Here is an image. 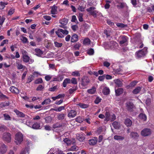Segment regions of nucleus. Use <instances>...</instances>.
I'll return each mask as SVG.
<instances>
[{
    "label": "nucleus",
    "mask_w": 154,
    "mask_h": 154,
    "mask_svg": "<svg viewBox=\"0 0 154 154\" xmlns=\"http://www.w3.org/2000/svg\"><path fill=\"white\" fill-rule=\"evenodd\" d=\"M15 139L17 144H20L23 140V134L20 132L17 133L15 135Z\"/></svg>",
    "instance_id": "obj_1"
},
{
    "label": "nucleus",
    "mask_w": 154,
    "mask_h": 154,
    "mask_svg": "<svg viewBox=\"0 0 154 154\" xmlns=\"http://www.w3.org/2000/svg\"><path fill=\"white\" fill-rule=\"evenodd\" d=\"M68 22V20L65 18L59 21V23H60V25H59V26L64 29H67V27L66 26Z\"/></svg>",
    "instance_id": "obj_2"
},
{
    "label": "nucleus",
    "mask_w": 154,
    "mask_h": 154,
    "mask_svg": "<svg viewBox=\"0 0 154 154\" xmlns=\"http://www.w3.org/2000/svg\"><path fill=\"white\" fill-rule=\"evenodd\" d=\"M128 40V38L127 36L122 35L121 36V40L119 42V44L120 45H125V44L127 45Z\"/></svg>",
    "instance_id": "obj_3"
},
{
    "label": "nucleus",
    "mask_w": 154,
    "mask_h": 154,
    "mask_svg": "<svg viewBox=\"0 0 154 154\" xmlns=\"http://www.w3.org/2000/svg\"><path fill=\"white\" fill-rule=\"evenodd\" d=\"M151 130L150 129L145 128L143 129L141 131V135L143 136L146 137L149 136L151 134Z\"/></svg>",
    "instance_id": "obj_4"
},
{
    "label": "nucleus",
    "mask_w": 154,
    "mask_h": 154,
    "mask_svg": "<svg viewBox=\"0 0 154 154\" xmlns=\"http://www.w3.org/2000/svg\"><path fill=\"white\" fill-rule=\"evenodd\" d=\"M89 79L86 76L84 77L82 79L81 85L82 86V88H85L89 82Z\"/></svg>",
    "instance_id": "obj_5"
},
{
    "label": "nucleus",
    "mask_w": 154,
    "mask_h": 154,
    "mask_svg": "<svg viewBox=\"0 0 154 154\" xmlns=\"http://www.w3.org/2000/svg\"><path fill=\"white\" fill-rule=\"evenodd\" d=\"M126 106L127 110L130 112L133 111V109L135 106H134L133 103L130 101H128L127 102L126 104Z\"/></svg>",
    "instance_id": "obj_6"
},
{
    "label": "nucleus",
    "mask_w": 154,
    "mask_h": 154,
    "mask_svg": "<svg viewBox=\"0 0 154 154\" xmlns=\"http://www.w3.org/2000/svg\"><path fill=\"white\" fill-rule=\"evenodd\" d=\"M95 9L96 8L92 6L88 8L87 9L86 11L87 12L90 13L91 15L93 16H96L97 14V12L96 10H93Z\"/></svg>",
    "instance_id": "obj_7"
},
{
    "label": "nucleus",
    "mask_w": 154,
    "mask_h": 154,
    "mask_svg": "<svg viewBox=\"0 0 154 154\" xmlns=\"http://www.w3.org/2000/svg\"><path fill=\"white\" fill-rule=\"evenodd\" d=\"M23 60L25 63H28L30 60L29 57L27 55V52L26 51H23Z\"/></svg>",
    "instance_id": "obj_8"
},
{
    "label": "nucleus",
    "mask_w": 154,
    "mask_h": 154,
    "mask_svg": "<svg viewBox=\"0 0 154 154\" xmlns=\"http://www.w3.org/2000/svg\"><path fill=\"white\" fill-rule=\"evenodd\" d=\"M145 54V51L143 49L140 50L135 53V55L138 58H140L144 57Z\"/></svg>",
    "instance_id": "obj_9"
},
{
    "label": "nucleus",
    "mask_w": 154,
    "mask_h": 154,
    "mask_svg": "<svg viewBox=\"0 0 154 154\" xmlns=\"http://www.w3.org/2000/svg\"><path fill=\"white\" fill-rule=\"evenodd\" d=\"M85 138V134L83 133L76 134V139L80 142H82Z\"/></svg>",
    "instance_id": "obj_10"
},
{
    "label": "nucleus",
    "mask_w": 154,
    "mask_h": 154,
    "mask_svg": "<svg viewBox=\"0 0 154 154\" xmlns=\"http://www.w3.org/2000/svg\"><path fill=\"white\" fill-rule=\"evenodd\" d=\"M94 138L89 140V143L90 145L94 146L97 143L98 140L97 137H94Z\"/></svg>",
    "instance_id": "obj_11"
},
{
    "label": "nucleus",
    "mask_w": 154,
    "mask_h": 154,
    "mask_svg": "<svg viewBox=\"0 0 154 154\" xmlns=\"http://www.w3.org/2000/svg\"><path fill=\"white\" fill-rule=\"evenodd\" d=\"M2 138L4 140L9 143L10 142V133H4Z\"/></svg>",
    "instance_id": "obj_12"
},
{
    "label": "nucleus",
    "mask_w": 154,
    "mask_h": 154,
    "mask_svg": "<svg viewBox=\"0 0 154 154\" xmlns=\"http://www.w3.org/2000/svg\"><path fill=\"white\" fill-rule=\"evenodd\" d=\"M108 45L109 48L111 49L114 48L116 45L118 46V45L116 42L114 41L109 42Z\"/></svg>",
    "instance_id": "obj_13"
},
{
    "label": "nucleus",
    "mask_w": 154,
    "mask_h": 154,
    "mask_svg": "<svg viewBox=\"0 0 154 154\" xmlns=\"http://www.w3.org/2000/svg\"><path fill=\"white\" fill-rule=\"evenodd\" d=\"M114 82L116 86L118 87H121L123 86V83L121 80L119 79H117L114 80Z\"/></svg>",
    "instance_id": "obj_14"
},
{
    "label": "nucleus",
    "mask_w": 154,
    "mask_h": 154,
    "mask_svg": "<svg viewBox=\"0 0 154 154\" xmlns=\"http://www.w3.org/2000/svg\"><path fill=\"white\" fill-rule=\"evenodd\" d=\"M77 114V112L76 111L74 110H71L69 112L68 114V116L69 118L74 117Z\"/></svg>",
    "instance_id": "obj_15"
},
{
    "label": "nucleus",
    "mask_w": 154,
    "mask_h": 154,
    "mask_svg": "<svg viewBox=\"0 0 154 154\" xmlns=\"http://www.w3.org/2000/svg\"><path fill=\"white\" fill-rule=\"evenodd\" d=\"M14 112L15 113L18 117L23 118L25 116V114L24 113L17 109H14Z\"/></svg>",
    "instance_id": "obj_16"
},
{
    "label": "nucleus",
    "mask_w": 154,
    "mask_h": 154,
    "mask_svg": "<svg viewBox=\"0 0 154 154\" xmlns=\"http://www.w3.org/2000/svg\"><path fill=\"white\" fill-rule=\"evenodd\" d=\"M123 89L122 88H119L117 89H115L116 95L117 96H120L122 94L123 92Z\"/></svg>",
    "instance_id": "obj_17"
},
{
    "label": "nucleus",
    "mask_w": 154,
    "mask_h": 154,
    "mask_svg": "<svg viewBox=\"0 0 154 154\" xmlns=\"http://www.w3.org/2000/svg\"><path fill=\"white\" fill-rule=\"evenodd\" d=\"M64 79V76L63 75H59L56 77L53 78V81H61L63 80Z\"/></svg>",
    "instance_id": "obj_18"
},
{
    "label": "nucleus",
    "mask_w": 154,
    "mask_h": 154,
    "mask_svg": "<svg viewBox=\"0 0 154 154\" xmlns=\"http://www.w3.org/2000/svg\"><path fill=\"white\" fill-rule=\"evenodd\" d=\"M79 36L76 34H73L72 36L71 41L72 42H77Z\"/></svg>",
    "instance_id": "obj_19"
},
{
    "label": "nucleus",
    "mask_w": 154,
    "mask_h": 154,
    "mask_svg": "<svg viewBox=\"0 0 154 154\" xmlns=\"http://www.w3.org/2000/svg\"><path fill=\"white\" fill-rule=\"evenodd\" d=\"M7 150L6 146L5 144L2 145L0 147V154H3Z\"/></svg>",
    "instance_id": "obj_20"
},
{
    "label": "nucleus",
    "mask_w": 154,
    "mask_h": 154,
    "mask_svg": "<svg viewBox=\"0 0 154 154\" xmlns=\"http://www.w3.org/2000/svg\"><path fill=\"white\" fill-rule=\"evenodd\" d=\"M130 136L133 139H137L139 137V135L136 132H132L131 133Z\"/></svg>",
    "instance_id": "obj_21"
},
{
    "label": "nucleus",
    "mask_w": 154,
    "mask_h": 154,
    "mask_svg": "<svg viewBox=\"0 0 154 154\" xmlns=\"http://www.w3.org/2000/svg\"><path fill=\"white\" fill-rule=\"evenodd\" d=\"M71 83V80L69 78H66L63 81L62 83L63 87L65 88L66 86V85L68 84H69Z\"/></svg>",
    "instance_id": "obj_22"
},
{
    "label": "nucleus",
    "mask_w": 154,
    "mask_h": 154,
    "mask_svg": "<svg viewBox=\"0 0 154 154\" xmlns=\"http://www.w3.org/2000/svg\"><path fill=\"white\" fill-rule=\"evenodd\" d=\"M141 88L142 87H137L132 91V93L134 94H137L140 92Z\"/></svg>",
    "instance_id": "obj_23"
},
{
    "label": "nucleus",
    "mask_w": 154,
    "mask_h": 154,
    "mask_svg": "<svg viewBox=\"0 0 154 154\" xmlns=\"http://www.w3.org/2000/svg\"><path fill=\"white\" fill-rule=\"evenodd\" d=\"M125 124L127 127H130L132 124V121L129 119H126L125 121Z\"/></svg>",
    "instance_id": "obj_24"
},
{
    "label": "nucleus",
    "mask_w": 154,
    "mask_h": 154,
    "mask_svg": "<svg viewBox=\"0 0 154 154\" xmlns=\"http://www.w3.org/2000/svg\"><path fill=\"white\" fill-rule=\"evenodd\" d=\"M66 114H64L62 112L60 113H59L57 116V119L59 120H62L64 119Z\"/></svg>",
    "instance_id": "obj_25"
},
{
    "label": "nucleus",
    "mask_w": 154,
    "mask_h": 154,
    "mask_svg": "<svg viewBox=\"0 0 154 154\" xmlns=\"http://www.w3.org/2000/svg\"><path fill=\"white\" fill-rule=\"evenodd\" d=\"M10 91L14 93H19V90L16 87L12 86L10 87Z\"/></svg>",
    "instance_id": "obj_26"
},
{
    "label": "nucleus",
    "mask_w": 154,
    "mask_h": 154,
    "mask_svg": "<svg viewBox=\"0 0 154 154\" xmlns=\"http://www.w3.org/2000/svg\"><path fill=\"white\" fill-rule=\"evenodd\" d=\"M35 51L36 53V55L38 57L41 56L43 54V52L39 48H35Z\"/></svg>",
    "instance_id": "obj_27"
},
{
    "label": "nucleus",
    "mask_w": 154,
    "mask_h": 154,
    "mask_svg": "<svg viewBox=\"0 0 154 154\" xmlns=\"http://www.w3.org/2000/svg\"><path fill=\"white\" fill-rule=\"evenodd\" d=\"M82 109H85L88 108L89 106V105L85 103H79L77 104Z\"/></svg>",
    "instance_id": "obj_28"
},
{
    "label": "nucleus",
    "mask_w": 154,
    "mask_h": 154,
    "mask_svg": "<svg viewBox=\"0 0 154 154\" xmlns=\"http://www.w3.org/2000/svg\"><path fill=\"white\" fill-rule=\"evenodd\" d=\"M110 90L107 87H105L103 90V93L104 95H108L109 94Z\"/></svg>",
    "instance_id": "obj_29"
},
{
    "label": "nucleus",
    "mask_w": 154,
    "mask_h": 154,
    "mask_svg": "<svg viewBox=\"0 0 154 154\" xmlns=\"http://www.w3.org/2000/svg\"><path fill=\"white\" fill-rule=\"evenodd\" d=\"M57 7L55 6V5H53V6L51 8V13L52 14H56L57 11Z\"/></svg>",
    "instance_id": "obj_30"
},
{
    "label": "nucleus",
    "mask_w": 154,
    "mask_h": 154,
    "mask_svg": "<svg viewBox=\"0 0 154 154\" xmlns=\"http://www.w3.org/2000/svg\"><path fill=\"white\" fill-rule=\"evenodd\" d=\"M114 139L115 140L119 141L122 140L124 139V138L123 137L120 136L116 135L114 136Z\"/></svg>",
    "instance_id": "obj_31"
},
{
    "label": "nucleus",
    "mask_w": 154,
    "mask_h": 154,
    "mask_svg": "<svg viewBox=\"0 0 154 154\" xmlns=\"http://www.w3.org/2000/svg\"><path fill=\"white\" fill-rule=\"evenodd\" d=\"M96 91V89L94 87H92L91 89H88L87 91L88 93L91 94H94Z\"/></svg>",
    "instance_id": "obj_32"
},
{
    "label": "nucleus",
    "mask_w": 154,
    "mask_h": 154,
    "mask_svg": "<svg viewBox=\"0 0 154 154\" xmlns=\"http://www.w3.org/2000/svg\"><path fill=\"white\" fill-rule=\"evenodd\" d=\"M40 127V124L39 123H35L32 125V128L34 129H38Z\"/></svg>",
    "instance_id": "obj_33"
},
{
    "label": "nucleus",
    "mask_w": 154,
    "mask_h": 154,
    "mask_svg": "<svg viewBox=\"0 0 154 154\" xmlns=\"http://www.w3.org/2000/svg\"><path fill=\"white\" fill-rule=\"evenodd\" d=\"M110 113L109 112H106L105 113V120L109 121L110 119Z\"/></svg>",
    "instance_id": "obj_34"
},
{
    "label": "nucleus",
    "mask_w": 154,
    "mask_h": 154,
    "mask_svg": "<svg viewBox=\"0 0 154 154\" xmlns=\"http://www.w3.org/2000/svg\"><path fill=\"white\" fill-rule=\"evenodd\" d=\"M147 11L149 13L154 12V5H152L150 7L147 8Z\"/></svg>",
    "instance_id": "obj_35"
},
{
    "label": "nucleus",
    "mask_w": 154,
    "mask_h": 154,
    "mask_svg": "<svg viewBox=\"0 0 154 154\" xmlns=\"http://www.w3.org/2000/svg\"><path fill=\"white\" fill-rule=\"evenodd\" d=\"M83 44L84 45H88L90 44V40L88 38L85 39L83 41Z\"/></svg>",
    "instance_id": "obj_36"
},
{
    "label": "nucleus",
    "mask_w": 154,
    "mask_h": 154,
    "mask_svg": "<svg viewBox=\"0 0 154 154\" xmlns=\"http://www.w3.org/2000/svg\"><path fill=\"white\" fill-rule=\"evenodd\" d=\"M35 77L32 75H30L28 78L27 83H29L31 82L34 79Z\"/></svg>",
    "instance_id": "obj_37"
},
{
    "label": "nucleus",
    "mask_w": 154,
    "mask_h": 154,
    "mask_svg": "<svg viewBox=\"0 0 154 154\" xmlns=\"http://www.w3.org/2000/svg\"><path fill=\"white\" fill-rule=\"evenodd\" d=\"M8 3L7 2H1L0 5L1 7H0V9H3L5 7V5H7Z\"/></svg>",
    "instance_id": "obj_38"
},
{
    "label": "nucleus",
    "mask_w": 154,
    "mask_h": 154,
    "mask_svg": "<svg viewBox=\"0 0 154 154\" xmlns=\"http://www.w3.org/2000/svg\"><path fill=\"white\" fill-rule=\"evenodd\" d=\"M51 101V100L50 99L48 98L45 100L42 103V105H44V104H49Z\"/></svg>",
    "instance_id": "obj_39"
},
{
    "label": "nucleus",
    "mask_w": 154,
    "mask_h": 154,
    "mask_svg": "<svg viewBox=\"0 0 154 154\" xmlns=\"http://www.w3.org/2000/svg\"><path fill=\"white\" fill-rule=\"evenodd\" d=\"M10 103L8 102H2L0 104V107L2 108L6 106H8L9 105Z\"/></svg>",
    "instance_id": "obj_40"
},
{
    "label": "nucleus",
    "mask_w": 154,
    "mask_h": 154,
    "mask_svg": "<svg viewBox=\"0 0 154 154\" xmlns=\"http://www.w3.org/2000/svg\"><path fill=\"white\" fill-rule=\"evenodd\" d=\"M139 118L144 120H146V115L143 113H140L139 116Z\"/></svg>",
    "instance_id": "obj_41"
},
{
    "label": "nucleus",
    "mask_w": 154,
    "mask_h": 154,
    "mask_svg": "<svg viewBox=\"0 0 154 154\" xmlns=\"http://www.w3.org/2000/svg\"><path fill=\"white\" fill-rule=\"evenodd\" d=\"M58 31L60 32H61L63 34H65L66 35H67L68 34L69 32L68 31L66 30V29H65L64 30H63L62 29H58Z\"/></svg>",
    "instance_id": "obj_42"
},
{
    "label": "nucleus",
    "mask_w": 154,
    "mask_h": 154,
    "mask_svg": "<svg viewBox=\"0 0 154 154\" xmlns=\"http://www.w3.org/2000/svg\"><path fill=\"white\" fill-rule=\"evenodd\" d=\"M71 21L72 22H75L77 24L79 23L75 15H73L72 16Z\"/></svg>",
    "instance_id": "obj_43"
},
{
    "label": "nucleus",
    "mask_w": 154,
    "mask_h": 154,
    "mask_svg": "<svg viewBox=\"0 0 154 154\" xmlns=\"http://www.w3.org/2000/svg\"><path fill=\"white\" fill-rule=\"evenodd\" d=\"M21 40L23 43H28L27 38L25 37L22 36L20 38Z\"/></svg>",
    "instance_id": "obj_44"
},
{
    "label": "nucleus",
    "mask_w": 154,
    "mask_h": 154,
    "mask_svg": "<svg viewBox=\"0 0 154 154\" xmlns=\"http://www.w3.org/2000/svg\"><path fill=\"white\" fill-rule=\"evenodd\" d=\"M65 107V106H60L57 108L53 109V110L56 111L60 112L62 110L64 109Z\"/></svg>",
    "instance_id": "obj_45"
},
{
    "label": "nucleus",
    "mask_w": 154,
    "mask_h": 154,
    "mask_svg": "<svg viewBox=\"0 0 154 154\" xmlns=\"http://www.w3.org/2000/svg\"><path fill=\"white\" fill-rule=\"evenodd\" d=\"M116 25L117 26L121 28H125L127 26V25L124 24L122 23H118Z\"/></svg>",
    "instance_id": "obj_46"
},
{
    "label": "nucleus",
    "mask_w": 154,
    "mask_h": 154,
    "mask_svg": "<svg viewBox=\"0 0 154 154\" xmlns=\"http://www.w3.org/2000/svg\"><path fill=\"white\" fill-rule=\"evenodd\" d=\"M65 143H66L67 145H70L71 143V141L68 138H65L63 140Z\"/></svg>",
    "instance_id": "obj_47"
},
{
    "label": "nucleus",
    "mask_w": 154,
    "mask_h": 154,
    "mask_svg": "<svg viewBox=\"0 0 154 154\" xmlns=\"http://www.w3.org/2000/svg\"><path fill=\"white\" fill-rule=\"evenodd\" d=\"M87 53L89 55H93L94 53V50L92 48H91L88 51Z\"/></svg>",
    "instance_id": "obj_48"
},
{
    "label": "nucleus",
    "mask_w": 154,
    "mask_h": 154,
    "mask_svg": "<svg viewBox=\"0 0 154 154\" xmlns=\"http://www.w3.org/2000/svg\"><path fill=\"white\" fill-rule=\"evenodd\" d=\"M44 88V87L42 85H39L36 89L37 91H42Z\"/></svg>",
    "instance_id": "obj_49"
},
{
    "label": "nucleus",
    "mask_w": 154,
    "mask_h": 154,
    "mask_svg": "<svg viewBox=\"0 0 154 154\" xmlns=\"http://www.w3.org/2000/svg\"><path fill=\"white\" fill-rule=\"evenodd\" d=\"M101 100L102 99L101 98H100L99 97H97L94 101V103L96 104H98L101 102Z\"/></svg>",
    "instance_id": "obj_50"
},
{
    "label": "nucleus",
    "mask_w": 154,
    "mask_h": 154,
    "mask_svg": "<svg viewBox=\"0 0 154 154\" xmlns=\"http://www.w3.org/2000/svg\"><path fill=\"white\" fill-rule=\"evenodd\" d=\"M78 149L79 148L76 145H74L71 146V147L70 149V150L71 151H75L78 150Z\"/></svg>",
    "instance_id": "obj_51"
},
{
    "label": "nucleus",
    "mask_w": 154,
    "mask_h": 154,
    "mask_svg": "<svg viewBox=\"0 0 154 154\" xmlns=\"http://www.w3.org/2000/svg\"><path fill=\"white\" fill-rule=\"evenodd\" d=\"M54 43L55 46L56 47H60L62 46V43H59L57 42H54Z\"/></svg>",
    "instance_id": "obj_52"
},
{
    "label": "nucleus",
    "mask_w": 154,
    "mask_h": 154,
    "mask_svg": "<svg viewBox=\"0 0 154 154\" xmlns=\"http://www.w3.org/2000/svg\"><path fill=\"white\" fill-rule=\"evenodd\" d=\"M75 121L78 123H82L83 122V120L81 117L79 116L75 119Z\"/></svg>",
    "instance_id": "obj_53"
},
{
    "label": "nucleus",
    "mask_w": 154,
    "mask_h": 154,
    "mask_svg": "<svg viewBox=\"0 0 154 154\" xmlns=\"http://www.w3.org/2000/svg\"><path fill=\"white\" fill-rule=\"evenodd\" d=\"M42 82L43 81L42 78L38 79L35 81V83L36 84L42 83Z\"/></svg>",
    "instance_id": "obj_54"
},
{
    "label": "nucleus",
    "mask_w": 154,
    "mask_h": 154,
    "mask_svg": "<svg viewBox=\"0 0 154 154\" xmlns=\"http://www.w3.org/2000/svg\"><path fill=\"white\" fill-rule=\"evenodd\" d=\"M112 125L113 127L116 129L118 128L119 127L118 123L116 122H113L112 124Z\"/></svg>",
    "instance_id": "obj_55"
},
{
    "label": "nucleus",
    "mask_w": 154,
    "mask_h": 154,
    "mask_svg": "<svg viewBox=\"0 0 154 154\" xmlns=\"http://www.w3.org/2000/svg\"><path fill=\"white\" fill-rule=\"evenodd\" d=\"M83 15L82 13H79V14L78 19L79 21L82 22L83 21Z\"/></svg>",
    "instance_id": "obj_56"
},
{
    "label": "nucleus",
    "mask_w": 154,
    "mask_h": 154,
    "mask_svg": "<svg viewBox=\"0 0 154 154\" xmlns=\"http://www.w3.org/2000/svg\"><path fill=\"white\" fill-rule=\"evenodd\" d=\"M81 44L77 43L76 45H75L74 46V48L75 49V50H79V48L81 46Z\"/></svg>",
    "instance_id": "obj_57"
},
{
    "label": "nucleus",
    "mask_w": 154,
    "mask_h": 154,
    "mask_svg": "<svg viewBox=\"0 0 154 154\" xmlns=\"http://www.w3.org/2000/svg\"><path fill=\"white\" fill-rule=\"evenodd\" d=\"M55 33L59 37L62 38L63 37V35L60 33V32L58 31V29L55 32Z\"/></svg>",
    "instance_id": "obj_58"
},
{
    "label": "nucleus",
    "mask_w": 154,
    "mask_h": 154,
    "mask_svg": "<svg viewBox=\"0 0 154 154\" xmlns=\"http://www.w3.org/2000/svg\"><path fill=\"white\" fill-rule=\"evenodd\" d=\"M137 83V81H134L131 82L130 83V85L131 88H132L133 87L135 86Z\"/></svg>",
    "instance_id": "obj_59"
},
{
    "label": "nucleus",
    "mask_w": 154,
    "mask_h": 154,
    "mask_svg": "<svg viewBox=\"0 0 154 154\" xmlns=\"http://www.w3.org/2000/svg\"><path fill=\"white\" fill-rule=\"evenodd\" d=\"M6 129V127L5 126L3 125H0V131L3 132Z\"/></svg>",
    "instance_id": "obj_60"
},
{
    "label": "nucleus",
    "mask_w": 154,
    "mask_h": 154,
    "mask_svg": "<svg viewBox=\"0 0 154 154\" xmlns=\"http://www.w3.org/2000/svg\"><path fill=\"white\" fill-rule=\"evenodd\" d=\"M71 82L73 84L75 85L77 83V80L76 78H72L71 80Z\"/></svg>",
    "instance_id": "obj_61"
},
{
    "label": "nucleus",
    "mask_w": 154,
    "mask_h": 154,
    "mask_svg": "<svg viewBox=\"0 0 154 154\" xmlns=\"http://www.w3.org/2000/svg\"><path fill=\"white\" fill-rule=\"evenodd\" d=\"M17 69H22L24 67H25L21 64L20 63H17Z\"/></svg>",
    "instance_id": "obj_62"
},
{
    "label": "nucleus",
    "mask_w": 154,
    "mask_h": 154,
    "mask_svg": "<svg viewBox=\"0 0 154 154\" xmlns=\"http://www.w3.org/2000/svg\"><path fill=\"white\" fill-rule=\"evenodd\" d=\"M43 18L45 20L49 21L51 20V17L50 16L45 15L43 16Z\"/></svg>",
    "instance_id": "obj_63"
},
{
    "label": "nucleus",
    "mask_w": 154,
    "mask_h": 154,
    "mask_svg": "<svg viewBox=\"0 0 154 154\" xmlns=\"http://www.w3.org/2000/svg\"><path fill=\"white\" fill-rule=\"evenodd\" d=\"M105 78V75L102 76H99L98 78V79L100 81H103Z\"/></svg>",
    "instance_id": "obj_64"
}]
</instances>
